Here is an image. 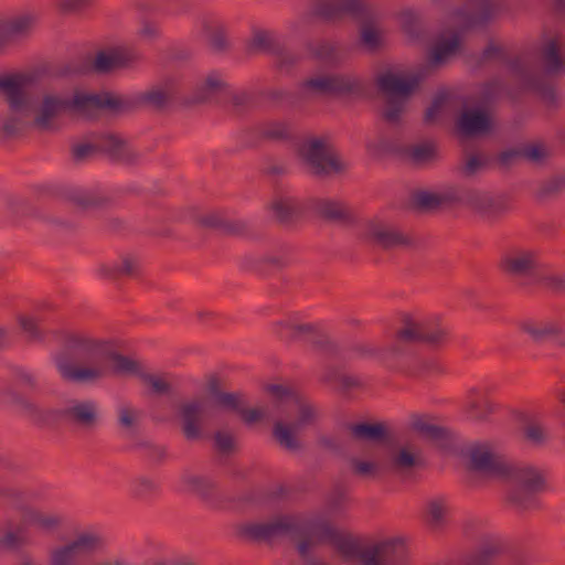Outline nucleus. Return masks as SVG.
I'll return each instance as SVG.
<instances>
[{
	"label": "nucleus",
	"mask_w": 565,
	"mask_h": 565,
	"mask_svg": "<svg viewBox=\"0 0 565 565\" xmlns=\"http://www.w3.org/2000/svg\"><path fill=\"white\" fill-rule=\"evenodd\" d=\"M53 334L61 345L53 362L66 383L94 385L106 379L108 369L98 358L110 361L113 372L119 376H136L140 380L145 372L139 360L110 350V341L75 330H56Z\"/></svg>",
	"instance_id": "obj_1"
},
{
	"label": "nucleus",
	"mask_w": 565,
	"mask_h": 565,
	"mask_svg": "<svg viewBox=\"0 0 565 565\" xmlns=\"http://www.w3.org/2000/svg\"><path fill=\"white\" fill-rule=\"evenodd\" d=\"M33 86L32 77L24 74L0 78V92L10 109L9 118L0 121V130L11 134L30 125L49 129L54 118L65 108L86 115L97 108L115 106L109 97L85 93L75 94L71 100L54 95L39 99L33 96Z\"/></svg>",
	"instance_id": "obj_2"
},
{
	"label": "nucleus",
	"mask_w": 565,
	"mask_h": 565,
	"mask_svg": "<svg viewBox=\"0 0 565 565\" xmlns=\"http://www.w3.org/2000/svg\"><path fill=\"white\" fill-rule=\"evenodd\" d=\"M294 405L297 408L295 422L276 420L273 425L271 436L274 440L288 451H299L303 448L297 434L308 427L313 426L319 419V409L305 395L300 394Z\"/></svg>",
	"instance_id": "obj_3"
},
{
	"label": "nucleus",
	"mask_w": 565,
	"mask_h": 565,
	"mask_svg": "<svg viewBox=\"0 0 565 565\" xmlns=\"http://www.w3.org/2000/svg\"><path fill=\"white\" fill-rule=\"evenodd\" d=\"M275 327L287 331L288 341L307 343L313 351L326 354L339 351L338 343L317 323L282 318L275 322Z\"/></svg>",
	"instance_id": "obj_4"
},
{
	"label": "nucleus",
	"mask_w": 565,
	"mask_h": 565,
	"mask_svg": "<svg viewBox=\"0 0 565 565\" xmlns=\"http://www.w3.org/2000/svg\"><path fill=\"white\" fill-rule=\"evenodd\" d=\"M416 84L417 81L413 76L403 73L387 72L379 77L377 86L387 99L383 110V116L387 120H397Z\"/></svg>",
	"instance_id": "obj_5"
},
{
	"label": "nucleus",
	"mask_w": 565,
	"mask_h": 565,
	"mask_svg": "<svg viewBox=\"0 0 565 565\" xmlns=\"http://www.w3.org/2000/svg\"><path fill=\"white\" fill-rule=\"evenodd\" d=\"M399 323V328L394 333V338L398 342L406 344L423 343L431 349H438L448 340L447 329L439 324L416 319L412 315H403Z\"/></svg>",
	"instance_id": "obj_6"
},
{
	"label": "nucleus",
	"mask_w": 565,
	"mask_h": 565,
	"mask_svg": "<svg viewBox=\"0 0 565 565\" xmlns=\"http://www.w3.org/2000/svg\"><path fill=\"white\" fill-rule=\"evenodd\" d=\"M300 159L317 174L343 171L347 162L321 138H310L298 146Z\"/></svg>",
	"instance_id": "obj_7"
},
{
	"label": "nucleus",
	"mask_w": 565,
	"mask_h": 565,
	"mask_svg": "<svg viewBox=\"0 0 565 565\" xmlns=\"http://www.w3.org/2000/svg\"><path fill=\"white\" fill-rule=\"evenodd\" d=\"M300 533V521L294 515H279L268 522L242 523L236 526L238 537L254 543H270L276 537Z\"/></svg>",
	"instance_id": "obj_8"
},
{
	"label": "nucleus",
	"mask_w": 565,
	"mask_h": 565,
	"mask_svg": "<svg viewBox=\"0 0 565 565\" xmlns=\"http://www.w3.org/2000/svg\"><path fill=\"white\" fill-rule=\"evenodd\" d=\"M358 558L363 565H404L407 562V548L403 539L394 537L361 547L356 541Z\"/></svg>",
	"instance_id": "obj_9"
},
{
	"label": "nucleus",
	"mask_w": 565,
	"mask_h": 565,
	"mask_svg": "<svg viewBox=\"0 0 565 565\" xmlns=\"http://www.w3.org/2000/svg\"><path fill=\"white\" fill-rule=\"evenodd\" d=\"M360 236L363 243L383 246L412 245V236L381 216L367 218L361 226Z\"/></svg>",
	"instance_id": "obj_10"
},
{
	"label": "nucleus",
	"mask_w": 565,
	"mask_h": 565,
	"mask_svg": "<svg viewBox=\"0 0 565 565\" xmlns=\"http://www.w3.org/2000/svg\"><path fill=\"white\" fill-rule=\"evenodd\" d=\"M301 533L312 537L313 543L323 544L328 543L337 548L344 557L353 558L356 553V540L347 532H342L327 521H319L308 523L306 525L300 523Z\"/></svg>",
	"instance_id": "obj_11"
},
{
	"label": "nucleus",
	"mask_w": 565,
	"mask_h": 565,
	"mask_svg": "<svg viewBox=\"0 0 565 565\" xmlns=\"http://www.w3.org/2000/svg\"><path fill=\"white\" fill-rule=\"evenodd\" d=\"M84 431L94 430L100 422L99 406L93 399L72 398L66 406L55 408V417Z\"/></svg>",
	"instance_id": "obj_12"
},
{
	"label": "nucleus",
	"mask_w": 565,
	"mask_h": 565,
	"mask_svg": "<svg viewBox=\"0 0 565 565\" xmlns=\"http://www.w3.org/2000/svg\"><path fill=\"white\" fill-rule=\"evenodd\" d=\"M467 469L475 472L502 477L507 461L489 443H475L466 448Z\"/></svg>",
	"instance_id": "obj_13"
},
{
	"label": "nucleus",
	"mask_w": 565,
	"mask_h": 565,
	"mask_svg": "<svg viewBox=\"0 0 565 565\" xmlns=\"http://www.w3.org/2000/svg\"><path fill=\"white\" fill-rule=\"evenodd\" d=\"M499 269L507 277L514 280L533 278L539 270L536 254L531 250L512 249L501 256L498 263Z\"/></svg>",
	"instance_id": "obj_14"
},
{
	"label": "nucleus",
	"mask_w": 565,
	"mask_h": 565,
	"mask_svg": "<svg viewBox=\"0 0 565 565\" xmlns=\"http://www.w3.org/2000/svg\"><path fill=\"white\" fill-rule=\"evenodd\" d=\"M207 398L199 395L179 405L181 431L186 440H199L203 436L202 424L206 412Z\"/></svg>",
	"instance_id": "obj_15"
},
{
	"label": "nucleus",
	"mask_w": 565,
	"mask_h": 565,
	"mask_svg": "<svg viewBox=\"0 0 565 565\" xmlns=\"http://www.w3.org/2000/svg\"><path fill=\"white\" fill-rule=\"evenodd\" d=\"M435 417L430 414H411L408 429L418 437L440 446H448L455 440V433L448 427L434 423Z\"/></svg>",
	"instance_id": "obj_16"
},
{
	"label": "nucleus",
	"mask_w": 565,
	"mask_h": 565,
	"mask_svg": "<svg viewBox=\"0 0 565 565\" xmlns=\"http://www.w3.org/2000/svg\"><path fill=\"white\" fill-rule=\"evenodd\" d=\"M351 437L356 441L380 444L384 447L394 446V427L387 422H362L349 426Z\"/></svg>",
	"instance_id": "obj_17"
},
{
	"label": "nucleus",
	"mask_w": 565,
	"mask_h": 565,
	"mask_svg": "<svg viewBox=\"0 0 565 565\" xmlns=\"http://www.w3.org/2000/svg\"><path fill=\"white\" fill-rule=\"evenodd\" d=\"M502 478L514 483V487L530 491L542 492L546 488V480L543 472L532 466H518L508 462Z\"/></svg>",
	"instance_id": "obj_18"
},
{
	"label": "nucleus",
	"mask_w": 565,
	"mask_h": 565,
	"mask_svg": "<svg viewBox=\"0 0 565 565\" xmlns=\"http://www.w3.org/2000/svg\"><path fill=\"white\" fill-rule=\"evenodd\" d=\"M508 546L499 537L484 535L466 557L465 565H494L505 554Z\"/></svg>",
	"instance_id": "obj_19"
},
{
	"label": "nucleus",
	"mask_w": 565,
	"mask_h": 565,
	"mask_svg": "<svg viewBox=\"0 0 565 565\" xmlns=\"http://www.w3.org/2000/svg\"><path fill=\"white\" fill-rule=\"evenodd\" d=\"M387 462L392 471L396 473L409 472L420 465V458L415 452V446L411 443L399 444L395 433L394 446H386Z\"/></svg>",
	"instance_id": "obj_20"
},
{
	"label": "nucleus",
	"mask_w": 565,
	"mask_h": 565,
	"mask_svg": "<svg viewBox=\"0 0 565 565\" xmlns=\"http://www.w3.org/2000/svg\"><path fill=\"white\" fill-rule=\"evenodd\" d=\"M491 127V114L481 105L467 107L458 120V130L466 136L482 135L489 131Z\"/></svg>",
	"instance_id": "obj_21"
},
{
	"label": "nucleus",
	"mask_w": 565,
	"mask_h": 565,
	"mask_svg": "<svg viewBox=\"0 0 565 565\" xmlns=\"http://www.w3.org/2000/svg\"><path fill=\"white\" fill-rule=\"evenodd\" d=\"M519 329L535 343L555 340L563 334L562 327L555 321L525 319L520 321Z\"/></svg>",
	"instance_id": "obj_22"
},
{
	"label": "nucleus",
	"mask_w": 565,
	"mask_h": 565,
	"mask_svg": "<svg viewBox=\"0 0 565 565\" xmlns=\"http://www.w3.org/2000/svg\"><path fill=\"white\" fill-rule=\"evenodd\" d=\"M11 402L36 425H46L51 418L55 417V408H42L22 394L12 393Z\"/></svg>",
	"instance_id": "obj_23"
},
{
	"label": "nucleus",
	"mask_w": 565,
	"mask_h": 565,
	"mask_svg": "<svg viewBox=\"0 0 565 565\" xmlns=\"http://www.w3.org/2000/svg\"><path fill=\"white\" fill-rule=\"evenodd\" d=\"M134 58V53L126 47H114L100 52L95 58L94 66L98 72H109L128 65Z\"/></svg>",
	"instance_id": "obj_24"
},
{
	"label": "nucleus",
	"mask_w": 565,
	"mask_h": 565,
	"mask_svg": "<svg viewBox=\"0 0 565 565\" xmlns=\"http://www.w3.org/2000/svg\"><path fill=\"white\" fill-rule=\"evenodd\" d=\"M134 58V53L126 47H114L100 52L95 58L94 66L98 72H109L128 65Z\"/></svg>",
	"instance_id": "obj_25"
},
{
	"label": "nucleus",
	"mask_w": 565,
	"mask_h": 565,
	"mask_svg": "<svg viewBox=\"0 0 565 565\" xmlns=\"http://www.w3.org/2000/svg\"><path fill=\"white\" fill-rule=\"evenodd\" d=\"M2 21L4 34L9 36L10 41L25 39L36 25V17L33 13H22Z\"/></svg>",
	"instance_id": "obj_26"
},
{
	"label": "nucleus",
	"mask_w": 565,
	"mask_h": 565,
	"mask_svg": "<svg viewBox=\"0 0 565 565\" xmlns=\"http://www.w3.org/2000/svg\"><path fill=\"white\" fill-rule=\"evenodd\" d=\"M270 217L278 222L289 221L297 211V202L289 194H276L266 204Z\"/></svg>",
	"instance_id": "obj_27"
},
{
	"label": "nucleus",
	"mask_w": 565,
	"mask_h": 565,
	"mask_svg": "<svg viewBox=\"0 0 565 565\" xmlns=\"http://www.w3.org/2000/svg\"><path fill=\"white\" fill-rule=\"evenodd\" d=\"M205 226L218 230L227 235H244L247 230V223L243 220H227L220 212H213L202 218Z\"/></svg>",
	"instance_id": "obj_28"
},
{
	"label": "nucleus",
	"mask_w": 565,
	"mask_h": 565,
	"mask_svg": "<svg viewBox=\"0 0 565 565\" xmlns=\"http://www.w3.org/2000/svg\"><path fill=\"white\" fill-rule=\"evenodd\" d=\"M319 214L330 221L351 224L354 222L352 209L341 201L324 200L318 205Z\"/></svg>",
	"instance_id": "obj_29"
},
{
	"label": "nucleus",
	"mask_w": 565,
	"mask_h": 565,
	"mask_svg": "<svg viewBox=\"0 0 565 565\" xmlns=\"http://www.w3.org/2000/svg\"><path fill=\"white\" fill-rule=\"evenodd\" d=\"M67 548L77 557L89 556L104 546L103 539L94 533H82L66 544Z\"/></svg>",
	"instance_id": "obj_30"
},
{
	"label": "nucleus",
	"mask_w": 565,
	"mask_h": 565,
	"mask_svg": "<svg viewBox=\"0 0 565 565\" xmlns=\"http://www.w3.org/2000/svg\"><path fill=\"white\" fill-rule=\"evenodd\" d=\"M460 39L458 34H443L430 53V61L440 64L448 61L459 49Z\"/></svg>",
	"instance_id": "obj_31"
},
{
	"label": "nucleus",
	"mask_w": 565,
	"mask_h": 565,
	"mask_svg": "<svg viewBox=\"0 0 565 565\" xmlns=\"http://www.w3.org/2000/svg\"><path fill=\"white\" fill-rule=\"evenodd\" d=\"M206 391L214 398L215 405L223 411L235 407L236 397L241 392H225L222 390V380L217 375H210L206 381Z\"/></svg>",
	"instance_id": "obj_32"
},
{
	"label": "nucleus",
	"mask_w": 565,
	"mask_h": 565,
	"mask_svg": "<svg viewBox=\"0 0 565 565\" xmlns=\"http://www.w3.org/2000/svg\"><path fill=\"white\" fill-rule=\"evenodd\" d=\"M537 493L539 492L513 486L507 493V502L516 511H530L539 507L536 499Z\"/></svg>",
	"instance_id": "obj_33"
},
{
	"label": "nucleus",
	"mask_w": 565,
	"mask_h": 565,
	"mask_svg": "<svg viewBox=\"0 0 565 565\" xmlns=\"http://www.w3.org/2000/svg\"><path fill=\"white\" fill-rule=\"evenodd\" d=\"M25 544L23 530L11 520L0 524V548L17 550Z\"/></svg>",
	"instance_id": "obj_34"
},
{
	"label": "nucleus",
	"mask_w": 565,
	"mask_h": 565,
	"mask_svg": "<svg viewBox=\"0 0 565 565\" xmlns=\"http://www.w3.org/2000/svg\"><path fill=\"white\" fill-rule=\"evenodd\" d=\"M465 411L476 420H487L494 412V405L488 398L481 397L477 390H471Z\"/></svg>",
	"instance_id": "obj_35"
},
{
	"label": "nucleus",
	"mask_w": 565,
	"mask_h": 565,
	"mask_svg": "<svg viewBox=\"0 0 565 565\" xmlns=\"http://www.w3.org/2000/svg\"><path fill=\"white\" fill-rule=\"evenodd\" d=\"M183 482L191 493L200 497L202 500L211 501L214 498L216 483L212 481L210 478L204 476L191 475L185 476L183 478Z\"/></svg>",
	"instance_id": "obj_36"
},
{
	"label": "nucleus",
	"mask_w": 565,
	"mask_h": 565,
	"mask_svg": "<svg viewBox=\"0 0 565 565\" xmlns=\"http://www.w3.org/2000/svg\"><path fill=\"white\" fill-rule=\"evenodd\" d=\"M17 322L21 332L24 334L26 342L42 343L45 341L46 334L40 328L36 318L28 315H19L17 316Z\"/></svg>",
	"instance_id": "obj_37"
},
{
	"label": "nucleus",
	"mask_w": 565,
	"mask_h": 565,
	"mask_svg": "<svg viewBox=\"0 0 565 565\" xmlns=\"http://www.w3.org/2000/svg\"><path fill=\"white\" fill-rule=\"evenodd\" d=\"M262 390L275 403H282L285 401L294 403L301 394L292 385L285 383H264Z\"/></svg>",
	"instance_id": "obj_38"
},
{
	"label": "nucleus",
	"mask_w": 565,
	"mask_h": 565,
	"mask_svg": "<svg viewBox=\"0 0 565 565\" xmlns=\"http://www.w3.org/2000/svg\"><path fill=\"white\" fill-rule=\"evenodd\" d=\"M226 412H233L241 416L244 424L250 426L265 418L263 408H247L244 393H239L236 397L235 407H228Z\"/></svg>",
	"instance_id": "obj_39"
},
{
	"label": "nucleus",
	"mask_w": 565,
	"mask_h": 565,
	"mask_svg": "<svg viewBox=\"0 0 565 565\" xmlns=\"http://www.w3.org/2000/svg\"><path fill=\"white\" fill-rule=\"evenodd\" d=\"M448 511L449 508L444 498L429 500L426 505L427 524L434 529L443 526L446 522Z\"/></svg>",
	"instance_id": "obj_40"
},
{
	"label": "nucleus",
	"mask_w": 565,
	"mask_h": 565,
	"mask_svg": "<svg viewBox=\"0 0 565 565\" xmlns=\"http://www.w3.org/2000/svg\"><path fill=\"white\" fill-rule=\"evenodd\" d=\"M225 82L216 74L212 73L202 79L196 87L195 100L203 102L224 87Z\"/></svg>",
	"instance_id": "obj_41"
},
{
	"label": "nucleus",
	"mask_w": 565,
	"mask_h": 565,
	"mask_svg": "<svg viewBox=\"0 0 565 565\" xmlns=\"http://www.w3.org/2000/svg\"><path fill=\"white\" fill-rule=\"evenodd\" d=\"M140 411L122 405L118 408V425L128 435H134L139 427Z\"/></svg>",
	"instance_id": "obj_42"
},
{
	"label": "nucleus",
	"mask_w": 565,
	"mask_h": 565,
	"mask_svg": "<svg viewBox=\"0 0 565 565\" xmlns=\"http://www.w3.org/2000/svg\"><path fill=\"white\" fill-rule=\"evenodd\" d=\"M544 68L548 74H558L565 72V57H562L555 42L546 44L543 51Z\"/></svg>",
	"instance_id": "obj_43"
},
{
	"label": "nucleus",
	"mask_w": 565,
	"mask_h": 565,
	"mask_svg": "<svg viewBox=\"0 0 565 565\" xmlns=\"http://www.w3.org/2000/svg\"><path fill=\"white\" fill-rule=\"evenodd\" d=\"M105 275L117 278L119 276L132 277L139 273V260L131 256H125L120 264H117L110 268H104Z\"/></svg>",
	"instance_id": "obj_44"
},
{
	"label": "nucleus",
	"mask_w": 565,
	"mask_h": 565,
	"mask_svg": "<svg viewBox=\"0 0 565 565\" xmlns=\"http://www.w3.org/2000/svg\"><path fill=\"white\" fill-rule=\"evenodd\" d=\"M473 2L476 12L467 20V24H475L489 19L501 7L500 0H473Z\"/></svg>",
	"instance_id": "obj_45"
},
{
	"label": "nucleus",
	"mask_w": 565,
	"mask_h": 565,
	"mask_svg": "<svg viewBox=\"0 0 565 565\" xmlns=\"http://www.w3.org/2000/svg\"><path fill=\"white\" fill-rule=\"evenodd\" d=\"M347 86L338 77L320 76L311 78L306 83V88L312 92H335L344 89Z\"/></svg>",
	"instance_id": "obj_46"
},
{
	"label": "nucleus",
	"mask_w": 565,
	"mask_h": 565,
	"mask_svg": "<svg viewBox=\"0 0 565 565\" xmlns=\"http://www.w3.org/2000/svg\"><path fill=\"white\" fill-rule=\"evenodd\" d=\"M143 384L151 387V392L157 395H170L172 393V385L162 376H158L148 372H143L140 377Z\"/></svg>",
	"instance_id": "obj_47"
},
{
	"label": "nucleus",
	"mask_w": 565,
	"mask_h": 565,
	"mask_svg": "<svg viewBox=\"0 0 565 565\" xmlns=\"http://www.w3.org/2000/svg\"><path fill=\"white\" fill-rule=\"evenodd\" d=\"M213 439L216 450L222 455H231L236 450L235 438L228 431L218 430Z\"/></svg>",
	"instance_id": "obj_48"
},
{
	"label": "nucleus",
	"mask_w": 565,
	"mask_h": 565,
	"mask_svg": "<svg viewBox=\"0 0 565 565\" xmlns=\"http://www.w3.org/2000/svg\"><path fill=\"white\" fill-rule=\"evenodd\" d=\"M30 520L33 524L45 530H54L62 523V519L60 516L55 514H45L35 510L30 511Z\"/></svg>",
	"instance_id": "obj_49"
},
{
	"label": "nucleus",
	"mask_w": 565,
	"mask_h": 565,
	"mask_svg": "<svg viewBox=\"0 0 565 565\" xmlns=\"http://www.w3.org/2000/svg\"><path fill=\"white\" fill-rule=\"evenodd\" d=\"M77 559L66 545L53 550L50 555L51 565H75Z\"/></svg>",
	"instance_id": "obj_50"
},
{
	"label": "nucleus",
	"mask_w": 565,
	"mask_h": 565,
	"mask_svg": "<svg viewBox=\"0 0 565 565\" xmlns=\"http://www.w3.org/2000/svg\"><path fill=\"white\" fill-rule=\"evenodd\" d=\"M332 375L334 381L340 384L344 392L362 388L364 386L361 379L355 375L347 373H332Z\"/></svg>",
	"instance_id": "obj_51"
},
{
	"label": "nucleus",
	"mask_w": 565,
	"mask_h": 565,
	"mask_svg": "<svg viewBox=\"0 0 565 565\" xmlns=\"http://www.w3.org/2000/svg\"><path fill=\"white\" fill-rule=\"evenodd\" d=\"M317 444L321 449L334 455H343L344 452L343 444L333 436L321 435L318 437Z\"/></svg>",
	"instance_id": "obj_52"
},
{
	"label": "nucleus",
	"mask_w": 565,
	"mask_h": 565,
	"mask_svg": "<svg viewBox=\"0 0 565 565\" xmlns=\"http://www.w3.org/2000/svg\"><path fill=\"white\" fill-rule=\"evenodd\" d=\"M286 263V258L279 254H265L258 258V267L264 270L280 269Z\"/></svg>",
	"instance_id": "obj_53"
},
{
	"label": "nucleus",
	"mask_w": 565,
	"mask_h": 565,
	"mask_svg": "<svg viewBox=\"0 0 565 565\" xmlns=\"http://www.w3.org/2000/svg\"><path fill=\"white\" fill-rule=\"evenodd\" d=\"M523 435L526 440L534 445H542L546 439L544 429L537 424L526 425L523 428Z\"/></svg>",
	"instance_id": "obj_54"
},
{
	"label": "nucleus",
	"mask_w": 565,
	"mask_h": 565,
	"mask_svg": "<svg viewBox=\"0 0 565 565\" xmlns=\"http://www.w3.org/2000/svg\"><path fill=\"white\" fill-rule=\"evenodd\" d=\"M352 471L354 475L366 477L376 472L377 465L372 461H363L356 458L351 459Z\"/></svg>",
	"instance_id": "obj_55"
},
{
	"label": "nucleus",
	"mask_w": 565,
	"mask_h": 565,
	"mask_svg": "<svg viewBox=\"0 0 565 565\" xmlns=\"http://www.w3.org/2000/svg\"><path fill=\"white\" fill-rule=\"evenodd\" d=\"M434 154V147L429 143L415 146L411 149L409 156L416 162H423Z\"/></svg>",
	"instance_id": "obj_56"
},
{
	"label": "nucleus",
	"mask_w": 565,
	"mask_h": 565,
	"mask_svg": "<svg viewBox=\"0 0 565 565\" xmlns=\"http://www.w3.org/2000/svg\"><path fill=\"white\" fill-rule=\"evenodd\" d=\"M15 377L20 385L31 391H35L39 386L36 376L33 373L28 372L25 370H18L15 372Z\"/></svg>",
	"instance_id": "obj_57"
},
{
	"label": "nucleus",
	"mask_w": 565,
	"mask_h": 565,
	"mask_svg": "<svg viewBox=\"0 0 565 565\" xmlns=\"http://www.w3.org/2000/svg\"><path fill=\"white\" fill-rule=\"evenodd\" d=\"M543 282L546 288L554 292L565 291V275H550L543 278Z\"/></svg>",
	"instance_id": "obj_58"
},
{
	"label": "nucleus",
	"mask_w": 565,
	"mask_h": 565,
	"mask_svg": "<svg viewBox=\"0 0 565 565\" xmlns=\"http://www.w3.org/2000/svg\"><path fill=\"white\" fill-rule=\"evenodd\" d=\"M138 446L147 449L149 456L157 462H162L167 457V450L162 446L154 445L149 441L139 443Z\"/></svg>",
	"instance_id": "obj_59"
},
{
	"label": "nucleus",
	"mask_w": 565,
	"mask_h": 565,
	"mask_svg": "<svg viewBox=\"0 0 565 565\" xmlns=\"http://www.w3.org/2000/svg\"><path fill=\"white\" fill-rule=\"evenodd\" d=\"M300 536L302 539L297 544V551L305 563L308 564L309 562L313 561L309 555V551L316 544L313 543L312 537H309L307 534Z\"/></svg>",
	"instance_id": "obj_60"
},
{
	"label": "nucleus",
	"mask_w": 565,
	"mask_h": 565,
	"mask_svg": "<svg viewBox=\"0 0 565 565\" xmlns=\"http://www.w3.org/2000/svg\"><path fill=\"white\" fill-rule=\"evenodd\" d=\"M0 498L7 499L14 505H20L24 502V493L12 487H2Z\"/></svg>",
	"instance_id": "obj_61"
},
{
	"label": "nucleus",
	"mask_w": 565,
	"mask_h": 565,
	"mask_svg": "<svg viewBox=\"0 0 565 565\" xmlns=\"http://www.w3.org/2000/svg\"><path fill=\"white\" fill-rule=\"evenodd\" d=\"M416 203L422 207H433L439 203V198L428 191L418 192L415 196Z\"/></svg>",
	"instance_id": "obj_62"
},
{
	"label": "nucleus",
	"mask_w": 565,
	"mask_h": 565,
	"mask_svg": "<svg viewBox=\"0 0 565 565\" xmlns=\"http://www.w3.org/2000/svg\"><path fill=\"white\" fill-rule=\"evenodd\" d=\"M87 2L88 0H57V4L63 11L77 10L87 4Z\"/></svg>",
	"instance_id": "obj_63"
},
{
	"label": "nucleus",
	"mask_w": 565,
	"mask_h": 565,
	"mask_svg": "<svg viewBox=\"0 0 565 565\" xmlns=\"http://www.w3.org/2000/svg\"><path fill=\"white\" fill-rule=\"evenodd\" d=\"M445 104V98H437L434 100L433 105L427 109L426 117L429 120H433L437 117L438 113L443 109Z\"/></svg>",
	"instance_id": "obj_64"
}]
</instances>
